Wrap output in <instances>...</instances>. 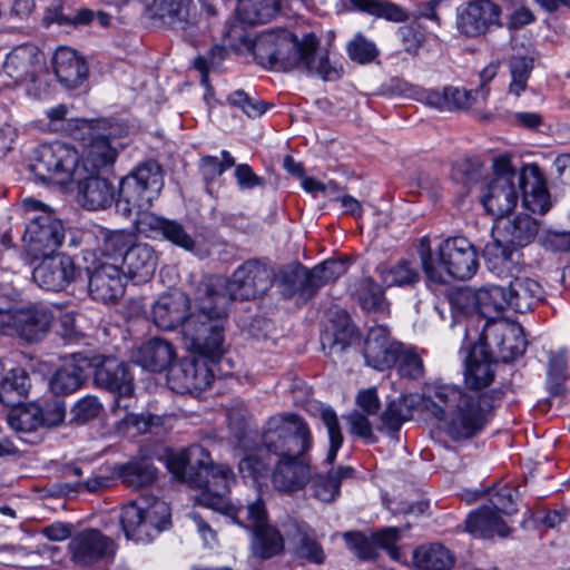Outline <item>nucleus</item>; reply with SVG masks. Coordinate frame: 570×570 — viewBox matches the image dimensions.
Listing matches in <instances>:
<instances>
[{
	"label": "nucleus",
	"mask_w": 570,
	"mask_h": 570,
	"mask_svg": "<svg viewBox=\"0 0 570 570\" xmlns=\"http://www.w3.org/2000/svg\"><path fill=\"white\" fill-rule=\"evenodd\" d=\"M540 222L528 214H518L495 219L493 235L513 247H524L538 236Z\"/></svg>",
	"instance_id": "cd10ccee"
},
{
	"label": "nucleus",
	"mask_w": 570,
	"mask_h": 570,
	"mask_svg": "<svg viewBox=\"0 0 570 570\" xmlns=\"http://www.w3.org/2000/svg\"><path fill=\"white\" fill-rule=\"evenodd\" d=\"M247 22L243 21L238 16L227 23L223 31V41L235 51H247L253 40L247 30Z\"/></svg>",
	"instance_id": "680f3d73"
},
{
	"label": "nucleus",
	"mask_w": 570,
	"mask_h": 570,
	"mask_svg": "<svg viewBox=\"0 0 570 570\" xmlns=\"http://www.w3.org/2000/svg\"><path fill=\"white\" fill-rule=\"evenodd\" d=\"M78 183L82 206L89 210L105 209L115 200V187L108 178L99 174H82Z\"/></svg>",
	"instance_id": "473e14b6"
},
{
	"label": "nucleus",
	"mask_w": 570,
	"mask_h": 570,
	"mask_svg": "<svg viewBox=\"0 0 570 570\" xmlns=\"http://www.w3.org/2000/svg\"><path fill=\"white\" fill-rule=\"evenodd\" d=\"M131 357L142 368L160 373L165 370L169 371V367L174 365L176 351L169 341L161 337H153L136 348Z\"/></svg>",
	"instance_id": "7c9ffc66"
},
{
	"label": "nucleus",
	"mask_w": 570,
	"mask_h": 570,
	"mask_svg": "<svg viewBox=\"0 0 570 570\" xmlns=\"http://www.w3.org/2000/svg\"><path fill=\"white\" fill-rule=\"evenodd\" d=\"M479 341L502 363L521 356L527 347L522 327L507 322L485 323Z\"/></svg>",
	"instance_id": "9b49d317"
},
{
	"label": "nucleus",
	"mask_w": 570,
	"mask_h": 570,
	"mask_svg": "<svg viewBox=\"0 0 570 570\" xmlns=\"http://www.w3.org/2000/svg\"><path fill=\"white\" fill-rule=\"evenodd\" d=\"M194 309L180 330L186 348L218 361L224 354V324L227 317L228 297L210 283L200 282L194 293Z\"/></svg>",
	"instance_id": "7ed1b4c3"
},
{
	"label": "nucleus",
	"mask_w": 570,
	"mask_h": 570,
	"mask_svg": "<svg viewBox=\"0 0 570 570\" xmlns=\"http://www.w3.org/2000/svg\"><path fill=\"white\" fill-rule=\"evenodd\" d=\"M86 374L79 364L69 362L59 367L50 377L49 387L57 396H66L78 391L85 383Z\"/></svg>",
	"instance_id": "37998d69"
},
{
	"label": "nucleus",
	"mask_w": 570,
	"mask_h": 570,
	"mask_svg": "<svg viewBox=\"0 0 570 570\" xmlns=\"http://www.w3.org/2000/svg\"><path fill=\"white\" fill-rule=\"evenodd\" d=\"M263 451H258L257 453L248 454L243 458L238 463L239 472L244 478H252L257 481L261 478H265L268 474L271 475V455H263Z\"/></svg>",
	"instance_id": "0e129e2a"
},
{
	"label": "nucleus",
	"mask_w": 570,
	"mask_h": 570,
	"mask_svg": "<svg viewBox=\"0 0 570 570\" xmlns=\"http://www.w3.org/2000/svg\"><path fill=\"white\" fill-rule=\"evenodd\" d=\"M286 532L297 559L317 566L324 563L325 551L316 531L308 523L292 519L286 525Z\"/></svg>",
	"instance_id": "bb28decb"
},
{
	"label": "nucleus",
	"mask_w": 570,
	"mask_h": 570,
	"mask_svg": "<svg viewBox=\"0 0 570 570\" xmlns=\"http://www.w3.org/2000/svg\"><path fill=\"white\" fill-rule=\"evenodd\" d=\"M401 529L396 527L384 528L373 532L371 537L360 531H350L343 539L351 552L361 560H374L377 557V547L385 549L393 560H400L401 551L396 546Z\"/></svg>",
	"instance_id": "f3484780"
},
{
	"label": "nucleus",
	"mask_w": 570,
	"mask_h": 570,
	"mask_svg": "<svg viewBox=\"0 0 570 570\" xmlns=\"http://www.w3.org/2000/svg\"><path fill=\"white\" fill-rule=\"evenodd\" d=\"M94 130V121L81 119L78 121L77 131L85 134L88 131V138L80 136L83 140V153L81 157V166L83 174H100L106 171L116 163L118 157L117 149L111 145L107 136L96 134ZM75 137L78 138L77 132Z\"/></svg>",
	"instance_id": "4468645a"
},
{
	"label": "nucleus",
	"mask_w": 570,
	"mask_h": 570,
	"mask_svg": "<svg viewBox=\"0 0 570 570\" xmlns=\"http://www.w3.org/2000/svg\"><path fill=\"white\" fill-rule=\"evenodd\" d=\"M353 473L354 469L352 466H340L325 475L317 474L313 479V495L322 502L335 501L340 495L342 480L352 478Z\"/></svg>",
	"instance_id": "a18cd8bd"
},
{
	"label": "nucleus",
	"mask_w": 570,
	"mask_h": 570,
	"mask_svg": "<svg viewBox=\"0 0 570 570\" xmlns=\"http://www.w3.org/2000/svg\"><path fill=\"white\" fill-rule=\"evenodd\" d=\"M79 161V153L75 147L56 140L36 149L30 169L36 179L42 183L67 185L82 179L83 169Z\"/></svg>",
	"instance_id": "6e6552de"
},
{
	"label": "nucleus",
	"mask_w": 570,
	"mask_h": 570,
	"mask_svg": "<svg viewBox=\"0 0 570 570\" xmlns=\"http://www.w3.org/2000/svg\"><path fill=\"white\" fill-rule=\"evenodd\" d=\"M313 438L307 423L295 413L271 416L262 431L261 451L276 458L295 452H309Z\"/></svg>",
	"instance_id": "423d86ee"
},
{
	"label": "nucleus",
	"mask_w": 570,
	"mask_h": 570,
	"mask_svg": "<svg viewBox=\"0 0 570 570\" xmlns=\"http://www.w3.org/2000/svg\"><path fill=\"white\" fill-rule=\"evenodd\" d=\"M382 282L389 286H413L419 283L421 275L413 262L401 259L392 266L380 272Z\"/></svg>",
	"instance_id": "3c124183"
},
{
	"label": "nucleus",
	"mask_w": 570,
	"mask_h": 570,
	"mask_svg": "<svg viewBox=\"0 0 570 570\" xmlns=\"http://www.w3.org/2000/svg\"><path fill=\"white\" fill-rule=\"evenodd\" d=\"M247 52L264 68H303L324 81L338 80L343 75V67L331 61L326 51H320V40L312 32L298 40L286 29L264 31L253 40Z\"/></svg>",
	"instance_id": "f03ea898"
},
{
	"label": "nucleus",
	"mask_w": 570,
	"mask_h": 570,
	"mask_svg": "<svg viewBox=\"0 0 570 570\" xmlns=\"http://www.w3.org/2000/svg\"><path fill=\"white\" fill-rule=\"evenodd\" d=\"M138 223L140 229L150 237H161L189 253H195L198 248L197 240L178 220L147 212L141 215Z\"/></svg>",
	"instance_id": "b1692460"
},
{
	"label": "nucleus",
	"mask_w": 570,
	"mask_h": 570,
	"mask_svg": "<svg viewBox=\"0 0 570 570\" xmlns=\"http://www.w3.org/2000/svg\"><path fill=\"white\" fill-rule=\"evenodd\" d=\"M237 523L252 529L250 547L255 557L269 559L283 551V535L276 528L268 524L265 503L259 497L245 505L243 520Z\"/></svg>",
	"instance_id": "9d476101"
},
{
	"label": "nucleus",
	"mask_w": 570,
	"mask_h": 570,
	"mask_svg": "<svg viewBox=\"0 0 570 570\" xmlns=\"http://www.w3.org/2000/svg\"><path fill=\"white\" fill-rule=\"evenodd\" d=\"M414 405L413 395H401L390 401L381 414L382 424L389 431H399L402 424L412 416Z\"/></svg>",
	"instance_id": "8fccbe9b"
},
{
	"label": "nucleus",
	"mask_w": 570,
	"mask_h": 570,
	"mask_svg": "<svg viewBox=\"0 0 570 570\" xmlns=\"http://www.w3.org/2000/svg\"><path fill=\"white\" fill-rule=\"evenodd\" d=\"M417 255L426 279L434 284L443 285L452 279H470L479 268L475 247L462 236L442 240L436 253L431 248L430 238L424 236L419 242Z\"/></svg>",
	"instance_id": "20e7f679"
},
{
	"label": "nucleus",
	"mask_w": 570,
	"mask_h": 570,
	"mask_svg": "<svg viewBox=\"0 0 570 570\" xmlns=\"http://www.w3.org/2000/svg\"><path fill=\"white\" fill-rule=\"evenodd\" d=\"M499 363L480 341L465 360L464 384L435 382L424 395L425 409L438 420L453 441H468L478 436L489 423L494 402L501 391L488 392Z\"/></svg>",
	"instance_id": "f257e3e1"
},
{
	"label": "nucleus",
	"mask_w": 570,
	"mask_h": 570,
	"mask_svg": "<svg viewBox=\"0 0 570 570\" xmlns=\"http://www.w3.org/2000/svg\"><path fill=\"white\" fill-rule=\"evenodd\" d=\"M122 264L129 278L136 283H145L148 282L156 272L158 255L151 245L134 243V245L125 252Z\"/></svg>",
	"instance_id": "72a5a7b5"
},
{
	"label": "nucleus",
	"mask_w": 570,
	"mask_h": 570,
	"mask_svg": "<svg viewBox=\"0 0 570 570\" xmlns=\"http://www.w3.org/2000/svg\"><path fill=\"white\" fill-rule=\"evenodd\" d=\"M465 529L475 537L491 539L494 535L505 538L510 528L491 507L483 505L471 512L465 521Z\"/></svg>",
	"instance_id": "c9c22d12"
},
{
	"label": "nucleus",
	"mask_w": 570,
	"mask_h": 570,
	"mask_svg": "<svg viewBox=\"0 0 570 570\" xmlns=\"http://www.w3.org/2000/svg\"><path fill=\"white\" fill-rule=\"evenodd\" d=\"M402 345L401 342L391 336L387 326H372L364 341L363 355L365 363L376 371L390 370L397 363Z\"/></svg>",
	"instance_id": "412c9836"
},
{
	"label": "nucleus",
	"mask_w": 570,
	"mask_h": 570,
	"mask_svg": "<svg viewBox=\"0 0 570 570\" xmlns=\"http://www.w3.org/2000/svg\"><path fill=\"white\" fill-rule=\"evenodd\" d=\"M511 297L504 286L489 285L478 289L479 316L485 323L503 322L502 313L511 307Z\"/></svg>",
	"instance_id": "4c0bfd02"
},
{
	"label": "nucleus",
	"mask_w": 570,
	"mask_h": 570,
	"mask_svg": "<svg viewBox=\"0 0 570 570\" xmlns=\"http://www.w3.org/2000/svg\"><path fill=\"white\" fill-rule=\"evenodd\" d=\"M312 461L308 452H295L275 459L271 471L273 488L291 494L303 490L312 480Z\"/></svg>",
	"instance_id": "f8f14e48"
},
{
	"label": "nucleus",
	"mask_w": 570,
	"mask_h": 570,
	"mask_svg": "<svg viewBox=\"0 0 570 570\" xmlns=\"http://www.w3.org/2000/svg\"><path fill=\"white\" fill-rule=\"evenodd\" d=\"M135 237L125 230L108 232L104 235L100 250L105 256L117 257L125 255L127 248L134 245Z\"/></svg>",
	"instance_id": "e2e57ef3"
},
{
	"label": "nucleus",
	"mask_w": 570,
	"mask_h": 570,
	"mask_svg": "<svg viewBox=\"0 0 570 570\" xmlns=\"http://www.w3.org/2000/svg\"><path fill=\"white\" fill-rule=\"evenodd\" d=\"M94 379L97 386L116 395L111 407L114 414L129 407L127 399L134 393V381L125 362L114 356L104 357L96 366Z\"/></svg>",
	"instance_id": "ddd939ff"
},
{
	"label": "nucleus",
	"mask_w": 570,
	"mask_h": 570,
	"mask_svg": "<svg viewBox=\"0 0 570 570\" xmlns=\"http://www.w3.org/2000/svg\"><path fill=\"white\" fill-rule=\"evenodd\" d=\"M511 307L519 313L531 311L543 298L541 285L529 277H515L507 287Z\"/></svg>",
	"instance_id": "ea45409f"
},
{
	"label": "nucleus",
	"mask_w": 570,
	"mask_h": 570,
	"mask_svg": "<svg viewBox=\"0 0 570 570\" xmlns=\"http://www.w3.org/2000/svg\"><path fill=\"white\" fill-rule=\"evenodd\" d=\"M347 272V262L344 259H327L309 269L311 283L314 294L325 285L335 282Z\"/></svg>",
	"instance_id": "4d7b16f0"
},
{
	"label": "nucleus",
	"mask_w": 570,
	"mask_h": 570,
	"mask_svg": "<svg viewBox=\"0 0 570 570\" xmlns=\"http://www.w3.org/2000/svg\"><path fill=\"white\" fill-rule=\"evenodd\" d=\"M346 51L351 60L361 65L370 63L379 56L375 43L360 32L348 41Z\"/></svg>",
	"instance_id": "69168bd1"
},
{
	"label": "nucleus",
	"mask_w": 570,
	"mask_h": 570,
	"mask_svg": "<svg viewBox=\"0 0 570 570\" xmlns=\"http://www.w3.org/2000/svg\"><path fill=\"white\" fill-rule=\"evenodd\" d=\"M102 404L98 397L86 395L79 399L71 407V422L76 424H85L99 416Z\"/></svg>",
	"instance_id": "774afa93"
},
{
	"label": "nucleus",
	"mask_w": 570,
	"mask_h": 570,
	"mask_svg": "<svg viewBox=\"0 0 570 570\" xmlns=\"http://www.w3.org/2000/svg\"><path fill=\"white\" fill-rule=\"evenodd\" d=\"M501 8L492 0H470L458 8V30L468 38L485 35L492 27L501 26Z\"/></svg>",
	"instance_id": "2eb2a0df"
},
{
	"label": "nucleus",
	"mask_w": 570,
	"mask_h": 570,
	"mask_svg": "<svg viewBox=\"0 0 570 570\" xmlns=\"http://www.w3.org/2000/svg\"><path fill=\"white\" fill-rule=\"evenodd\" d=\"M115 473L126 487L135 490L147 488L157 479V469L145 458L131 459L116 466Z\"/></svg>",
	"instance_id": "58836bf2"
},
{
	"label": "nucleus",
	"mask_w": 570,
	"mask_h": 570,
	"mask_svg": "<svg viewBox=\"0 0 570 570\" xmlns=\"http://www.w3.org/2000/svg\"><path fill=\"white\" fill-rule=\"evenodd\" d=\"M352 295L361 308L367 312H382L385 309L386 301L384 291L371 277H362L352 287Z\"/></svg>",
	"instance_id": "de8ad7c7"
},
{
	"label": "nucleus",
	"mask_w": 570,
	"mask_h": 570,
	"mask_svg": "<svg viewBox=\"0 0 570 570\" xmlns=\"http://www.w3.org/2000/svg\"><path fill=\"white\" fill-rule=\"evenodd\" d=\"M41 405L29 403L12 410L8 415V423L12 430L19 433H32L40 425Z\"/></svg>",
	"instance_id": "5fc2aeb1"
},
{
	"label": "nucleus",
	"mask_w": 570,
	"mask_h": 570,
	"mask_svg": "<svg viewBox=\"0 0 570 570\" xmlns=\"http://www.w3.org/2000/svg\"><path fill=\"white\" fill-rule=\"evenodd\" d=\"M40 52L32 43L19 45L7 55L3 62V72L14 82H36L37 73L41 69Z\"/></svg>",
	"instance_id": "c85d7f7f"
},
{
	"label": "nucleus",
	"mask_w": 570,
	"mask_h": 570,
	"mask_svg": "<svg viewBox=\"0 0 570 570\" xmlns=\"http://www.w3.org/2000/svg\"><path fill=\"white\" fill-rule=\"evenodd\" d=\"M309 269L299 262L289 263L275 271L274 284L285 299L297 297L301 303L315 296Z\"/></svg>",
	"instance_id": "a878e982"
},
{
	"label": "nucleus",
	"mask_w": 570,
	"mask_h": 570,
	"mask_svg": "<svg viewBox=\"0 0 570 570\" xmlns=\"http://www.w3.org/2000/svg\"><path fill=\"white\" fill-rule=\"evenodd\" d=\"M41 257L42 261L32 272V279L39 287L59 292L77 279L80 271L70 256L56 254Z\"/></svg>",
	"instance_id": "6ab92c4d"
},
{
	"label": "nucleus",
	"mask_w": 570,
	"mask_h": 570,
	"mask_svg": "<svg viewBox=\"0 0 570 570\" xmlns=\"http://www.w3.org/2000/svg\"><path fill=\"white\" fill-rule=\"evenodd\" d=\"M164 171L156 160H146L120 179L117 207L124 215L148 208L164 188Z\"/></svg>",
	"instance_id": "39448f33"
},
{
	"label": "nucleus",
	"mask_w": 570,
	"mask_h": 570,
	"mask_svg": "<svg viewBox=\"0 0 570 570\" xmlns=\"http://www.w3.org/2000/svg\"><path fill=\"white\" fill-rule=\"evenodd\" d=\"M281 9V0H237L236 14L248 26L266 23Z\"/></svg>",
	"instance_id": "c03bdc74"
},
{
	"label": "nucleus",
	"mask_w": 570,
	"mask_h": 570,
	"mask_svg": "<svg viewBox=\"0 0 570 570\" xmlns=\"http://www.w3.org/2000/svg\"><path fill=\"white\" fill-rule=\"evenodd\" d=\"M88 293L97 302L111 303L125 292L124 273L119 266L108 262H95L86 267Z\"/></svg>",
	"instance_id": "5701e85b"
},
{
	"label": "nucleus",
	"mask_w": 570,
	"mask_h": 570,
	"mask_svg": "<svg viewBox=\"0 0 570 570\" xmlns=\"http://www.w3.org/2000/svg\"><path fill=\"white\" fill-rule=\"evenodd\" d=\"M519 185L523 194V206L535 214H546L550 207V195L548 189L537 179L535 184L528 188L527 171L519 173Z\"/></svg>",
	"instance_id": "603ef678"
},
{
	"label": "nucleus",
	"mask_w": 570,
	"mask_h": 570,
	"mask_svg": "<svg viewBox=\"0 0 570 570\" xmlns=\"http://www.w3.org/2000/svg\"><path fill=\"white\" fill-rule=\"evenodd\" d=\"M567 358L564 353H551L549 355L546 386L550 397H557L566 392Z\"/></svg>",
	"instance_id": "6e6d98bb"
},
{
	"label": "nucleus",
	"mask_w": 570,
	"mask_h": 570,
	"mask_svg": "<svg viewBox=\"0 0 570 570\" xmlns=\"http://www.w3.org/2000/svg\"><path fill=\"white\" fill-rule=\"evenodd\" d=\"M154 11L173 28L187 31L197 22L193 0H154Z\"/></svg>",
	"instance_id": "e433bc0d"
},
{
	"label": "nucleus",
	"mask_w": 570,
	"mask_h": 570,
	"mask_svg": "<svg viewBox=\"0 0 570 570\" xmlns=\"http://www.w3.org/2000/svg\"><path fill=\"white\" fill-rule=\"evenodd\" d=\"M484 209L495 219L510 214L518 203L515 184L508 180H490L481 196Z\"/></svg>",
	"instance_id": "f704fd0d"
},
{
	"label": "nucleus",
	"mask_w": 570,
	"mask_h": 570,
	"mask_svg": "<svg viewBox=\"0 0 570 570\" xmlns=\"http://www.w3.org/2000/svg\"><path fill=\"white\" fill-rule=\"evenodd\" d=\"M511 82L509 92L519 97L527 88L528 79L533 69V60L525 56L512 57L509 61Z\"/></svg>",
	"instance_id": "bf43d9fd"
},
{
	"label": "nucleus",
	"mask_w": 570,
	"mask_h": 570,
	"mask_svg": "<svg viewBox=\"0 0 570 570\" xmlns=\"http://www.w3.org/2000/svg\"><path fill=\"white\" fill-rule=\"evenodd\" d=\"M483 255L488 266L499 274L511 271L520 257L515 247L505 244V240H500L498 235H493V240L485 245Z\"/></svg>",
	"instance_id": "49530a36"
},
{
	"label": "nucleus",
	"mask_w": 570,
	"mask_h": 570,
	"mask_svg": "<svg viewBox=\"0 0 570 570\" xmlns=\"http://www.w3.org/2000/svg\"><path fill=\"white\" fill-rule=\"evenodd\" d=\"M191 308L189 296L183 292H173L161 295L151 308L153 323L163 331H173L188 318Z\"/></svg>",
	"instance_id": "393cba45"
},
{
	"label": "nucleus",
	"mask_w": 570,
	"mask_h": 570,
	"mask_svg": "<svg viewBox=\"0 0 570 570\" xmlns=\"http://www.w3.org/2000/svg\"><path fill=\"white\" fill-rule=\"evenodd\" d=\"M356 9L393 22L407 20L405 10L386 0H348Z\"/></svg>",
	"instance_id": "864d4df0"
},
{
	"label": "nucleus",
	"mask_w": 570,
	"mask_h": 570,
	"mask_svg": "<svg viewBox=\"0 0 570 570\" xmlns=\"http://www.w3.org/2000/svg\"><path fill=\"white\" fill-rule=\"evenodd\" d=\"M275 269L266 259L249 258L226 279H205L203 283L218 287L232 301H250L265 295L274 285Z\"/></svg>",
	"instance_id": "0eeeda50"
},
{
	"label": "nucleus",
	"mask_w": 570,
	"mask_h": 570,
	"mask_svg": "<svg viewBox=\"0 0 570 570\" xmlns=\"http://www.w3.org/2000/svg\"><path fill=\"white\" fill-rule=\"evenodd\" d=\"M414 559L422 570H450L455 561L451 551L441 543L416 549Z\"/></svg>",
	"instance_id": "09e8293b"
},
{
	"label": "nucleus",
	"mask_w": 570,
	"mask_h": 570,
	"mask_svg": "<svg viewBox=\"0 0 570 570\" xmlns=\"http://www.w3.org/2000/svg\"><path fill=\"white\" fill-rule=\"evenodd\" d=\"M199 476L200 484L194 487L202 489L197 499L198 504L232 518L233 522H242L245 505H236L227 497L232 484L235 483L232 469L225 464H213L209 458L199 470Z\"/></svg>",
	"instance_id": "1a4fd4ad"
},
{
	"label": "nucleus",
	"mask_w": 570,
	"mask_h": 570,
	"mask_svg": "<svg viewBox=\"0 0 570 570\" xmlns=\"http://www.w3.org/2000/svg\"><path fill=\"white\" fill-rule=\"evenodd\" d=\"M145 518L149 532V541L159 532L166 530L170 525V509L163 500H154V502L145 507Z\"/></svg>",
	"instance_id": "13d9d810"
},
{
	"label": "nucleus",
	"mask_w": 570,
	"mask_h": 570,
	"mask_svg": "<svg viewBox=\"0 0 570 570\" xmlns=\"http://www.w3.org/2000/svg\"><path fill=\"white\" fill-rule=\"evenodd\" d=\"M145 500L141 503L131 501L122 507L120 524L127 539L137 542H149V532L145 518Z\"/></svg>",
	"instance_id": "79ce46f5"
},
{
	"label": "nucleus",
	"mask_w": 570,
	"mask_h": 570,
	"mask_svg": "<svg viewBox=\"0 0 570 570\" xmlns=\"http://www.w3.org/2000/svg\"><path fill=\"white\" fill-rule=\"evenodd\" d=\"M63 238L62 223L48 213L32 218L23 235L29 253L37 258L52 255L60 247Z\"/></svg>",
	"instance_id": "dca6fc26"
},
{
	"label": "nucleus",
	"mask_w": 570,
	"mask_h": 570,
	"mask_svg": "<svg viewBox=\"0 0 570 570\" xmlns=\"http://www.w3.org/2000/svg\"><path fill=\"white\" fill-rule=\"evenodd\" d=\"M51 63L58 81L67 89L79 88L88 78L89 69L85 58L71 48H58Z\"/></svg>",
	"instance_id": "c756f323"
},
{
	"label": "nucleus",
	"mask_w": 570,
	"mask_h": 570,
	"mask_svg": "<svg viewBox=\"0 0 570 570\" xmlns=\"http://www.w3.org/2000/svg\"><path fill=\"white\" fill-rule=\"evenodd\" d=\"M209 459V452L199 444H194L168 458V468L179 480L190 487L200 484L199 470Z\"/></svg>",
	"instance_id": "2f4dec72"
},
{
	"label": "nucleus",
	"mask_w": 570,
	"mask_h": 570,
	"mask_svg": "<svg viewBox=\"0 0 570 570\" xmlns=\"http://www.w3.org/2000/svg\"><path fill=\"white\" fill-rule=\"evenodd\" d=\"M8 316L14 333L28 343L42 341L55 320L51 308L41 304L13 307Z\"/></svg>",
	"instance_id": "a211bd4d"
},
{
	"label": "nucleus",
	"mask_w": 570,
	"mask_h": 570,
	"mask_svg": "<svg viewBox=\"0 0 570 570\" xmlns=\"http://www.w3.org/2000/svg\"><path fill=\"white\" fill-rule=\"evenodd\" d=\"M321 420L325 425L330 440V449L326 455V462L332 464L341 449L344 438L341 431V425L335 411L327 406L321 411Z\"/></svg>",
	"instance_id": "052dcab7"
},
{
	"label": "nucleus",
	"mask_w": 570,
	"mask_h": 570,
	"mask_svg": "<svg viewBox=\"0 0 570 570\" xmlns=\"http://www.w3.org/2000/svg\"><path fill=\"white\" fill-rule=\"evenodd\" d=\"M69 553L73 563L92 566L111 559L116 553V544L99 530L89 529L71 538Z\"/></svg>",
	"instance_id": "aec40b11"
},
{
	"label": "nucleus",
	"mask_w": 570,
	"mask_h": 570,
	"mask_svg": "<svg viewBox=\"0 0 570 570\" xmlns=\"http://www.w3.org/2000/svg\"><path fill=\"white\" fill-rule=\"evenodd\" d=\"M30 377L26 370L13 368L0 382V402L6 406L16 407L27 397Z\"/></svg>",
	"instance_id": "a19ab883"
},
{
	"label": "nucleus",
	"mask_w": 570,
	"mask_h": 570,
	"mask_svg": "<svg viewBox=\"0 0 570 570\" xmlns=\"http://www.w3.org/2000/svg\"><path fill=\"white\" fill-rule=\"evenodd\" d=\"M214 381V373L204 358H185L169 367L167 384L176 393L202 392Z\"/></svg>",
	"instance_id": "4be33fe9"
},
{
	"label": "nucleus",
	"mask_w": 570,
	"mask_h": 570,
	"mask_svg": "<svg viewBox=\"0 0 570 570\" xmlns=\"http://www.w3.org/2000/svg\"><path fill=\"white\" fill-rule=\"evenodd\" d=\"M449 304L452 312L458 315H472L475 313L479 316L478 291L458 288L450 293Z\"/></svg>",
	"instance_id": "338daca9"
}]
</instances>
